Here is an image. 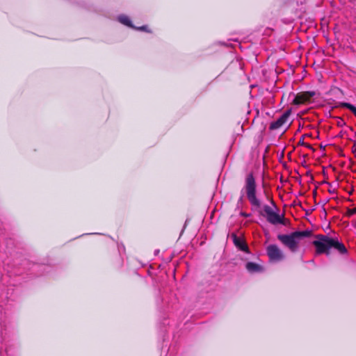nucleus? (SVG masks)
<instances>
[{
  "mask_svg": "<svg viewBox=\"0 0 356 356\" xmlns=\"http://www.w3.org/2000/svg\"><path fill=\"white\" fill-rule=\"evenodd\" d=\"M264 211L265 214H263V215L264 216H266V218H267L268 216L271 215L272 213H273L275 212L273 211V209L270 206H268V205H265L264 207Z\"/></svg>",
  "mask_w": 356,
  "mask_h": 356,
  "instance_id": "nucleus-12",
  "label": "nucleus"
},
{
  "mask_svg": "<svg viewBox=\"0 0 356 356\" xmlns=\"http://www.w3.org/2000/svg\"><path fill=\"white\" fill-rule=\"evenodd\" d=\"M348 213L349 216L356 214V207L348 210Z\"/></svg>",
  "mask_w": 356,
  "mask_h": 356,
  "instance_id": "nucleus-14",
  "label": "nucleus"
},
{
  "mask_svg": "<svg viewBox=\"0 0 356 356\" xmlns=\"http://www.w3.org/2000/svg\"><path fill=\"white\" fill-rule=\"evenodd\" d=\"M314 95V93H304L298 95L293 102L294 104H301L309 100V99Z\"/></svg>",
  "mask_w": 356,
  "mask_h": 356,
  "instance_id": "nucleus-7",
  "label": "nucleus"
},
{
  "mask_svg": "<svg viewBox=\"0 0 356 356\" xmlns=\"http://www.w3.org/2000/svg\"><path fill=\"white\" fill-rule=\"evenodd\" d=\"M245 190L247 197L252 205L259 208L261 207L260 201L256 197V184L252 175H248L245 180Z\"/></svg>",
  "mask_w": 356,
  "mask_h": 356,
  "instance_id": "nucleus-3",
  "label": "nucleus"
},
{
  "mask_svg": "<svg viewBox=\"0 0 356 356\" xmlns=\"http://www.w3.org/2000/svg\"><path fill=\"white\" fill-rule=\"evenodd\" d=\"M312 235V231L304 230L292 232L289 234H279V241L292 252H296L299 248L300 241Z\"/></svg>",
  "mask_w": 356,
  "mask_h": 356,
  "instance_id": "nucleus-2",
  "label": "nucleus"
},
{
  "mask_svg": "<svg viewBox=\"0 0 356 356\" xmlns=\"http://www.w3.org/2000/svg\"><path fill=\"white\" fill-rule=\"evenodd\" d=\"M118 21L120 23H122V24H124V25H126L127 26L131 27L133 29H136L137 30H140V31H147L146 26H143L137 27V28L135 27L131 24V22L130 19L127 16H126V15H120L118 17Z\"/></svg>",
  "mask_w": 356,
  "mask_h": 356,
  "instance_id": "nucleus-6",
  "label": "nucleus"
},
{
  "mask_svg": "<svg viewBox=\"0 0 356 356\" xmlns=\"http://www.w3.org/2000/svg\"><path fill=\"white\" fill-rule=\"evenodd\" d=\"M316 238V240L313 241V245L316 248L317 254L325 253L326 254H329V250L330 248H334L341 254H344L347 252L344 245L336 238L321 234L317 235Z\"/></svg>",
  "mask_w": 356,
  "mask_h": 356,
  "instance_id": "nucleus-1",
  "label": "nucleus"
},
{
  "mask_svg": "<svg viewBox=\"0 0 356 356\" xmlns=\"http://www.w3.org/2000/svg\"><path fill=\"white\" fill-rule=\"evenodd\" d=\"M241 215L242 216H245V217H248V216H249L248 214H247V213H243V212H241Z\"/></svg>",
  "mask_w": 356,
  "mask_h": 356,
  "instance_id": "nucleus-15",
  "label": "nucleus"
},
{
  "mask_svg": "<svg viewBox=\"0 0 356 356\" xmlns=\"http://www.w3.org/2000/svg\"><path fill=\"white\" fill-rule=\"evenodd\" d=\"M270 259L275 261H281L284 258L282 251L276 245H270L266 248Z\"/></svg>",
  "mask_w": 356,
  "mask_h": 356,
  "instance_id": "nucleus-4",
  "label": "nucleus"
},
{
  "mask_svg": "<svg viewBox=\"0 0 356 356\" xmlns=\"http://www.w3.org/2000/svg\"><path fill=\"white\" fill-rule=\"evenodd\" d=\"M264 211L265 214H263V215L264 216H266V218H267L268 216L271 215L272 213H273L275 212L273 211V209L270 206H268V205H265L264 207Z\"/></svg>",
  "mask_w": 356,
  "mask_h": 356,
  "instance_id": "nucleus-13",
  "label": "nucleus"
},
{
  "mask_svg": "<svg viewBox=\"0 0 356 356\" xmlns=\"http://www.w3.org/2000/svg\"><path fill=\"white\" fill-rule=\"evenodd\" d=\"M245 267L250 273H258L262 271V267L256 263L248 262Z\"/></svg>",
  "mask_w": 356,
  "mask_h": 356,
  "instance_id": "nucleus-8",
  "label": "nucleus"
},
{
  "mask_svg": "<svg viewBox=\"0 0 356 356\" xmlns=\"http://www.w3.org/2000/svg\"><path fill=\"white\" fill-rule=\"evenodd\" d=\"M234 241L235 245L237 247H238L241 250H243L245 252L248 251V246L236 236H234Z\"/></svg>",
  "mask_w": 356,
  "mask_h": 356,
  "instance_id": "nucleus-10",
  "label": "nucleus"
},
{
  "mask_svg": "<svg viewBox=\"0 0 356 356\" xmlns=\"http://www.w3.org/2000/svg\"><path fill=\"white\" fill-rule=\"evenodd\" d=\"M342 106L349 109L356 117V107L350 103H343Z\"/></svg>",
  "mask_w": 356,
  "mask_h": 356,
  "instance_id": "nucleus-11",
  "label": "nucleus"
},
{
  "mask_svg": "<svg viewBox=\"0 0 356 356\" xmlns=\"http://www.w3.org/2000/svg\"><path fill=\"white\" fill-rule=\"evenodd\" d=\"M266 219L270 223H271L273 225L282 223V218L280 217V216L279 214H277L275 212H274L271 215L268 216L266 218Z\"/></svg>",
  "mask_w": 356,
  "mask_h": 356,
  "instance_id": "nucleus-9",
  "label": "nucleus"
},
{
  "mask_svg": "<svg viewBox=\"0 0 356 356\" xmlns=\"http://www.w3.org/2000/svg\"><path fill=\"white\" fill-rule=\"evenodd\" d=\"M290 115V111L284 112L277 120L273 122L270 125V129H278L286 123Z\"/></svg>",
  "mask_w": 356,
  "mask_h": 356,
  "instance_id": "nucleus-5",
  "label": "nucleus"
}]
</instances>
